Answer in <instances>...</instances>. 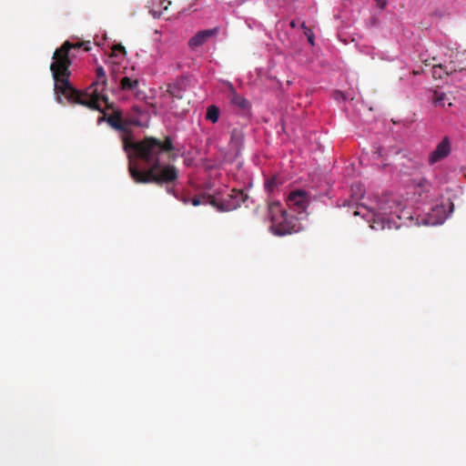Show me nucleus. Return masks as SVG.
Masks as SVG:
<instances>
[{
  "mask_svg": "<svg viewBox=\"0 0 466 466\" xmlns=\"http://www.w3.org/2000/svg\"><path fill=\"white\" fill-rule=\"evenodd\" d=\"M122 140L123 148L129 160V173L136 182L163 186L177 181V167L161 163L166 156L169 157L175 150L171 137L167 136L164 139L146 137L135 142L125 136Z\"/></svg>",
  "mask_w": 466,
  "mask_h": 466,
  "instance_id": "obj_1",
  "label": "nucleus"
},
{
  "mask_svg": "<svg viewBox=\"0 0 466 466\" xmlns=\"http://www.w3.org/2000/svg\"><path fill=\"white\" fill-rule=\"evenodd\" d=\"M399 211H401V202L396 196L387 193L379 198L376 211L360 206L353 212V215H361L363 218H367L372 229H391L400 227V223L395 220V218L398 220L401 218Z\"/></svg>",
  "mask_w": 466,
  "mask_h": 466,
  "instance_id": "obj_2",
  "label": "nucleus"
},
{
  "mask_svg": "<svg viewBox=\"0 0 466 466\" xmlns=\"http://www.w3.org/2000/svg\"><path fill=\"white\" fill-rule=\"evenodd\" d=\"M83 47L85 51L91 49L90 42H76L71 43L66 41L59 48H57L53 55V62L50 65L54 79V87H75L74 84L70 81L71 72L69 66L72 62L69 57L71 49Z\"/></svg>",
  "mask_w": 466,
  "mask_h": 466,
  "instance_id": "obj_3",
  "label": "nucleus"
},
{
  "mask_svg": "<svg viewBox=\"0 0 466 466\" xmlns=\"http://www.w3.org/2000/svg\"><path fill=\"white\" fill-rule=\"evenodd\" d=\"M270 229L274 235L284 236L292 234L299 229L297 218L283 209L279 201L268 203Z\"/></svg>",
  "mask_w": 466,
  "mask_h": 466,
  "instance_id": "obj_4",
  "label": "nucleus"
},
{
  "mask_svg": "<svg viewBox=\"0 0 466 466\" xmlns=\"http://www.w3.org/2000/svg\"><path fill=\"white\" fill-rule=\"evenodd\" d=\"M248 195L242 189H232L230 193L222 200L209 198L210 206L216 208L218 211H231L241 207L248 199Z\"/></svg>",
  "mask_w": 466,
  "mask_h": 466,
  "instance_id": "obj_5",
  "label": "nucleus"
},
{
  "mask_svg": "<svg viewBox=\"0 0 466 466\" xmlns=\"http://www.w3.org/2000/svg\"><path fill=\"white\" fill-rule=\"evenodd\" d=\"M309 196L305 190L297 189L288 195L287 204L299 214L306 210L309 204Z\"/></svg>",
  "mask_w": 466,
  "mask_h": 466,
  "instance_id": "obj_6",
  "label": "nucleus"
},
{
  "mask_svg": "<svg viewBox=\"0 0 466 466\" xmlns=\"http://www.w3.org/2000/svg\"><path fill=\"white\" fill-rule=\"evenodd\" d=\"M219 26L198 31L188 40V46L192 49L198 48L207 43L210 38L219 33Z\"/></svg>",
  "mask_w": 466,
  "mask_h": 466,
  "instance_id": "obj_7",
  "label": "nucleus"
},
{
  "mask_svg": "<svg viewBox=\"0 0 466 466\" xmlns=\"http://www.w3.org/2000/svg\"><path fill=\"white\" fill-rule=\"evenodd\" d=\"M450 153L451 141L448 137H444L442 140L437 145L436 148L431 153L429 157V163L433 165L447 157Z\"/></svg>",
  "mask_w": 466,
  "mask_h": 466,
  "instance_id": "obj_8",
  "label": "nucleus"
},
{
  "mask_svg": "<svg viewBox=\"0 0 466 466\" xmlns=\"http://www.w3.org/2000/svg\"><path fill=\"white\" fill-rule=\"evenodd\" d=\"M448 214L446 213V208L444 205H437L432 208L429 214V218L426 221L430 225L442 224L447 218Z\"/></svg>",
  "mask_w": 466,
  "mask_h": 466,
  "instance_id": "obj_9",
  "label": "nucleus"
},
{
  "mask_svg": "<svg viewBox=\"0 0 466 466\" xmlns=\"http://www.w3.org/2000/svg\"><path fill=\"white\" fill-rule=\"evenodd\" d=\"M229 99L232 105L237 106L243 114H247L250 110V103L242 96L237 94L235 89H231Z\"/></svg>",
  "mask_w": 466,
  "mask_h": 466,
  "instance_id": "obj_10",
  "label": "nucleus"
},
{
  "mask_svg": "<svg viewBox=\"0 0 466 466\" xmlns=\"http://www.w3.org/2000/svg\"><path fill=\"white\" fill-rule=\"evenodd\" d=\"M124 76L121 77V85H118V87H137L140 85V79L134 75H127L125 71Z\"/></svg>",
  "mask_w": 466,
  "mask_h": 466,
  "instance_id": "obj_11",
  "label": "nucleus"
},
{
  "mask_svg": "<svg viewBox=\"0 0 466 466\" xmlns=\"http://www.w3.org/2000/svg\"><path fill=\"white\" fill-rule=\"evenodd\" d=\"M209 198H215L210 195H201V196H197L191 199L184 198L183 203L186 205L188 203H191L195 207H198L199 205H210Z\"/></svg>",
  "mask_w": 466,
  "mask_h": 466,
  "instance_id": "obj_12",
  "label": "nucleus"
},
{
  "mask_svg": "<svg viewBox=\"0 0 466 466\" xmlns=\"http://www.w3.org/2000/svg\"><path fill=\"white\" fill-rule=\"evenodd\" d=\"M106 86L107 78L105 73V70L102 66H97L96 69V80L92 82V84L88 87H96V86Z\"/></svg>",
  "mask_w": 466,
  "mask_h": 466,
  "instance_id": "obj_13",
  "label": "nucleus"
},
{
  "mask_svg": "<svg viewBox=\"0 0 466 466\" xmlns=\"http://www.w3.org/2000/svg\"><path fill=\"white\" fill-rule=\"evenodd\" d=\"M430 98L433 101V103L437 106H444L446 104V101L449 100V98H447L446 95L443 92H441L439 89H433L431 91V95Z\"/></svg>",
  "mask_w": 466,
  "mask_h": 466,
  "instance_id": "obj_14",
  "label": "nucleus"
},
{
  "mask_svg": "<svg viewBox=\"0 0 466 466\" xmlns=\"http://www.w3.org/2000/svg\"><path fill=\"white\" fill-rule=\"evenodd\" d=\"M243 143V135L240 131L234 129L231 132V140L230 144L234 147V148L238 149Z\"/></svg>",
  "mask_w": 466,
  "mask_h": 466,
  "instance_id": "obj_15",
  "label": "nucleus"
},
{
  "mask_svg": "<svg viewBox=\"0 0 466 466\" xmlns=\"http://www.w3.org/2000/svg\"><path fill=\"white\" fill-rule=\"evenodd\" d=\"M206 118L212 123L218 122L219 118V109L216 106H209L207 109Z\"/></svg>",
  "mask_w": 466,
  "mask_h": 466,
  "instance_id": "obj_16",
  "label": "nucleus"
},
{
  "mask_svg": "<svg viewBox=\"0 0 466 466\" xmlns=\"http://www.w3.org/2000/svg\"><path fill=\"white\" fill-rule=\"evenodd\" d=\"M192 85V76L189 74L182 75L177 79V84L174 87H187Z\"/></svg>",
  "mask_w": 466,
  "mask_h": 466,
  "instance_id": "obj_17",
  "label": "nucleus"
},
{
  "mask_svg": "<svg viewBox=\"0 0 466 466\" xmlns=\"http://www.w3.org/2000/svg\"><path fill=\"white\" fill-rule=\"evenodd\" d=\"M278 185H279L278 177H272L265 182V188L267 191L272 192L278 187Z\"/></svg>",
  "mask_w": 466,
  "mask_h": 466,
  "instance_id": "obj_18",
  "label": "nucleus"
},
{
  "mask_svg": "<svg viewBox=\"0 0 466 466\" xmlns=\"http://www.w3.org/2000/svg\"><path fill=\"white\" fill-rule=\"evenodd\" d=\"M443 75H448L447 72L444 71L441 65L434 66L432 67V76L434 78H442Z\"/></svg>",
  "mask_w": 466,
  "mask_h": 466,
  "instance_id": "obj_19",
  "label": "nucleus"
},
{
  "mask_svg": "<svg viewBox=\"0 0 466 466\" xmlns=\"http://www.w3.org/2000/svg\"><path fill=\"white\" fill-rule=\"evenodd\" d=\"M182 89L177 88V89H167L166 96L169 98H181L182 96L180 95Z\"/></svg>",
  "mask_w": 466,
  "mask_h": 466,
  "instance_id": "obj_20",
  "label": "nucleus"
},
{
  "mask_svg": "<svg viewBox=\"0 0 466 466\" xmlns=\"http://www.w3.org/2000/svg\"><path fill=\"white\" fill-rule=\"evenodd\" d=\"M305 36L307 37V40L309 42V45L311 46H314L315 44V35H314V33L311 29H307V31H305Z\"/></svg>",
  "mask_w": 466,
  "mask_h": 466,
  "instance_id": "obj_21",
  "label": "nucleus"
},
{
  "mask_svg": "<svg viewBox=\"0 0 466 466\" xmlns=\"http://www.w3.org/2000/svg\"><path fill=\"white\" fill-rule=\"evenodd\" d=\"M342 101L353 100L355 96L354 89H345Z\"/></svg>",
  "mask_w": 466,
  "mask_h": 466,
  "instance_id": "obj_22",
  "label": "nucleus"
},
{
  "mask_svg": "<svg viewBox=\"0 0 466 466\" xmlns=\"http://www.w3.org/2000/svg\"><path fill=\"white\" fill-rule=\"evenodd\" d=\"M117 127H118V131H123V132H127V129L126 127V125H125V120L122 117L121 113L119 111H118V124H117Z\"/></svg>",
  "mask_w": 466,
  "mask_h": 466,
  "instance_id": "obj_23",
  "label": "nucleus"
},
{
  "mask_svg": "<svg viewBox=\"0 0 466 466\" xmlns=\"http://www.w3.org/2000/svg\"><path fill=\"white\" fill-rule=\"evenodd\" d=\"M344 90H340V89H335L333 92H332V97L335 99V100H338V101H342V98H343V96H344Z\"/></svg>",
  "mask_w": 466,
  "mask_h": 466,
  "instance_id": "obj_24",
  "label": "nucleus"
},
{
  "mask_svg": "<svg viewBox=\"0 0 466 466\" xmlns=\"http://www.w3.org/2000/svg\"><path fill=\"white\" fill-rule=\"evenodd\" d=\"M376 6L380 10H383L388 4V0H375Z\"/></svg>",
  "mask_w": 466,
  "mask_h": 466,
  "instance_id": "obj_25",
  "label": "nucleus"
},
{
  "mask_svg": "<svg viewBox=\"0 0 466 466\" xmlns=\"http://www.w3.org/2000/svg\"><path fill=\"white\" fill-rule=\"evenodd\" d=\"M117 50H118V66L120 65V56H126V50H125V47L123 46H121L119 43H118V47H117Z\"/></svg>",
  "mask_w": 466,
  "mask_h": 466,
  "instance_id": "obj_26",
  "label": "nucleus"
},
{
  "mask_svg": "<svg viewBox=\"0 0 466 466\" xmlns=\"http://www.w3.org/2000/svg\"><path fill=\"white\" fill-rule=\"evenodd\" d=\"M111 50H112L111 56H116V44H114V45L112 46Z\"/></svg>",
  "mask_w": 466,
  "mask_h": 466,
  "instance_id": "obj_27",
  "label": "nucleus"
},
{
  "mask_svg": "<svg viewBox=\"0 0 466 466\" xmlns=\"http://www.w3.org/2000/svg\"><path fill=\"white\" fill-rule=\"evenodd\" d=\"M150 13L152 14V15L155 17V18H157L160 16V13H157V11L155 10H151Z\"/></svg>",
  "mask_w": 466,
  "mask_h": 466,
  "instance_id": "obj_28",
  "label": "nucleus"
},
{
  "mask_svg": "<svg viewBox=\"0 0 466 466\" xmlns=\"http://www.w3.org/2000/svg\"><path fill=\"white\" fill-rule=\"evenodd\" d=\"M300 27H301V29H303V31H304V32H305V31H307V29H310L309 27H308V26L306 25V23H305V22H302V23H301Z\"/></svg>",
  "mask_w": 466,
  "mask_h": 466,
  "instance_id": "obj_29",
  "label": "nucleus"
},
{
  "mask_svg": "<svg viewBox=\"0 0 466 466\" xmlns=\"http://www.w3.org/2000/svg\"><path fill=\"white\" fill-rule=\"evenodd\" d=\"M448 204H449V208H450V213H451L453 211L454 205L452 202H449Z\"/></svg>",
  "mask_w": 466,
  "mask_h": 466,
  "instance_id": "obj_30",
  "label": "nucleus"
},
{
  "mask_svg": "<svg viewBox=\"0 0 466 466\" xmlns=\"http://www.w3.org/2000/svg\"><path fill=\"white\" fill-rule=\"evenodd\" d=\"M421 186H423V187H424V186H425V187H426V186H429L428 181H427V180H423V181H422V183H421Z\"/></svg>",
  "mask_w": 466,
  "mask_h": 466,
  "instance_id": "obj_31",
  "label": "nucleus"
},
{
  "mask_svg": "<svg viewBox=\"0 0 466 466\" xmlns=\"http://www.w3.org/2000/svg\"><path fill=\"white\" fill-rule=\"evenodd\" d=\"M290 26L291 27H295L296 26V22L295 21H291L290 22Z\"/></svg>",
  "mask_w": 466,
  "mask_h": 466,
  "instance_id": "obj_32",
  "label": "nucleus"
},
{
  "mask_svg": "<svg viewBox=\"0 0 466 466\" xmlns=\"http://www.w3.org/2000/svg\"><path fill=\"white\" fill-rule=\"evenodd\" d=\"M167 192H168L169 194H173V191H172L170 188H167Z\"/></svg>",
  "mask_w": 466,
  "mask_h": 466,
  "instance_id": "obj_33",
  "label": "nucleus"
}]
</instances>
